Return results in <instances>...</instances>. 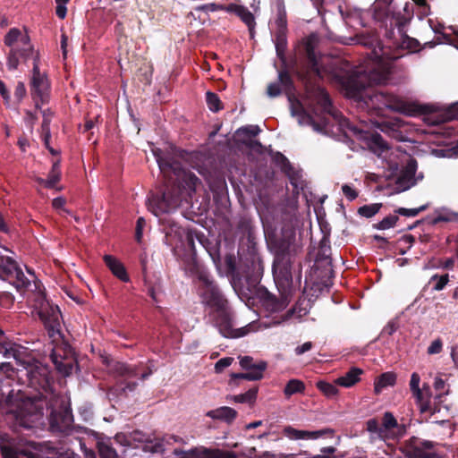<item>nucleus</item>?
Returning a JSON list of instances; mask_svg holds the SVG:
<instances>
[{
  "instance_id": "obj_1",
  "label": "nucleus",
  "mask_w": 458,
  "mask_h": 458,
  "mask_svg": "<svg viewBox=\"0 0 458 458\" xmlns=\"http://www.w3.org/2000/svg\"><path fill=\"white\" fill-rule=\"evenodd\" d=\"M289 100L292 114L299 116L300 124H310L315 131L324 133L333 131V128L336 127L346 138L364 141L375 152L377 150L382 152L387 148L379 134L368 131L363 123L355 125L335 110L327 93L321 88L316 90L317 106L313 110V116L304 112L299 101L293 102L291 98Z\"/></svg>"
},
{
  "instance_id": "obj_2",
  "label": "nucleus",
  "mask_w": 458,
  "mask_h": 458,
  "mask_svg": "<svg viewBox=\"0 0 458 458\" xmlns=\"http://www.w3.org/2000/svg\"><path fill=\"white\" fill-rule=\"evenodd\" d=\"M151 151L167 181L166 190L162 196H152L148 200V210L158 216L177 208L182 201L187 202L195 192L199 180L194 174L184 169L170 153L165 154L155 147Z\"/></svg>"
},
{
  "instance_id": "obj_3",
  "label": "nucleus",
  "mask_w": 458,
  "mask_h": 458,
  "mask_svg": "<svg viewBox=\"0 0 458 458\" xmlns=\"http://www.w3.org/2000/svg\"><path fill=\"white\" fill-rule=\"evenodd\" d=\"M195 268L199 282L198 285L199 296L202 304L210 310L208 318L219 333L225 337L238 338L255 331L256 327L252 323L239 328L233 327V317L226 299L204 269L199 267L197 264Z\"/></svg>"
},
{
  "instance_id": "obj_4",
  "label": "nucleus",
  "mask_w": 458,
  "mask_h": 458,
  "mask_svg": "<svg viewBox=\"0 0 458 458\" xmlns=\"http://www.w3.org/2000/svg\"><path fill=\"white\" fill-rule=\"evenodd\" d=\"M350 39L355 44L371 48L368 60L361 67L357 68L358 81L360 82V86H365L363 79H368L369 84L386 83L391 72L392 61L396 59V56L392 58L388 55L374 32L358 33L355 38Z\"/></svg>"
},
{
  "instance_id": "obj_5",
  "label": "nucleus",
  "mask_w": 458,
  "mask_h": 458,
  "mask_svg": "<svg viewBox=\"0 0 458 458\" xmlns=\"http://www.w3.org/2000/svg\"><path fill=\"white\" fill-rule=\"evenodd\" d=\"M358 70H354L349 76V87L353 90V95L362 99L368 108L375 110L377 114H380L384 108H388L397 112H404L405 103L398 97L392 94H386L378 91L367 90V87L374 85L369 84L368 79H363L365 86L361 87L358 81ZM377 83H375L376 85Z\"/></svg>"
},
{
  "instance_id": "obj_6",
  "label": "nucleus",
  "mask_w": 458,
  "mask_h": 458,
  "mask_svg": "<svg viewBox=\"0 0 458 458\" xmlns=\"http://www.w3.org/2000/svg\"><path fill=\"white\" fill-rule=\"evenodd\" d=\"M4 44L10 47L7 66L10 70H16L20 64L25 63L29 58H34L33 47L28 35L18 29H11L4 38Z\"/></svg>"
},
{
  "instance_id": "obj_7",
  "label": "nucleus",
  "mask_w": 458,
  "mask_h": 458,
  "mask_svg": "<svg viewBox=\"0 0 458 458\" xmlns=\"http://www.w3.org/2000/svg\"><path fill=\"white\" fill-rule=\"evenodd\" d=\"M273 276L281 297L280 300L271 298L269 301L273 311H280L287 307L293 291V276L290 265L284 261H275Z\"/></svg>"
},
{
  "instance_id": "obj_8",
  "label": "nucleus",
  "mask_w": 458,
  "mask_h": 458,
  "mask_svg": "<svg viewBox=\"0 0 458 458\" xmlns=\"http://www.w3.org/2000/svg\"><path fill=\"white\" fill-rule=\"evenodd\" d=\"M6 358L13 357L17 364L24 367L26 376L29 377L30 385L34 386L45 387L48 383V370L44 366L31 365L27 350L21 346L12 344L4 351Z\"/></svg>"
},
{
  "instance_id": "obj_9",
  "label": "nucleus",
  "mask_w": 458,
  "mask_h": 458,
  "mask_svg": "<svg viewBox=\"0 0 458 458\" xmlns=\"http://www.w3.org/2000/svg\"><path fill=\"white\" fill-rule=\"evenodd\" d=\"M38 314L44 323L48 335L53 341L61 338V312L58 306L51 304L45 297L40 296L37 301Z\"/></svg>"
},
{
  "instance_id": "obj_10",
  "label": "nucleus",
  "mask_w": 458,
  "mask_h": 458,
  "mask_svg": "<svg viewBox=\"0 0 458 458\" xmlns=\"http://www.w3.org/2000/svg\"><path fill=\"white\" fill-rule=\"evenodd\" d=\"M420 375L413 372L411 376L409 386L420 411L423 413L428 412L431 415L441 412V407H438L436 403V400L440 398V394L436 395L434 399H432L429 386L428 384H424L420 388Z\"/></svg>"
},
{
  "instance_id": "obj_11",
  "label": "nucleus",
  "mask_w": 458,
  "mask_h": 458,
  "mask_svg": "<svg viewBox=\"0 0 458 458\" xmlns=\"http://www.w3.org/2000/svg\"><path fill=\"white\" fill-rule=\"evenodd\" d=\"M2 250H7L0 245V279L10 281L17 290L27 288L30 280L25 276L21 268L12 258L4 256Z\"/></svg>"
},
{
  "instance_id": "obj_12",
  "label": "nucleus",
  "mask_w": 458,
  "mask_h": 458,
  "mask_svg": "<svg viewBox=\"0 0 458 458\" xmlns=\"http://www.w3.org/2000/svg\"><path fill=\"white\" fill-rule=\"evenodd\" d=\"M33 70L30 79V94L37 108L47 103L50 96V85L44 72H41L38 67V55L33 58Z\"/></svg>"
},
{
  "instance_id": "obj_13",
  "label": "nucleus",
  "mask_w": 458,
  "mask_h": 458,
  "mask_svg": "<svg viewBox=\"0 0 458 458\" xmlns=\"http://www.w3.org/2000/svg\"><path fill=\"white\" fill-rule=\"evenodd\" d=\"M45 404L46 402L37 396L28 397L18 406L15 411L16 417L21 425L30 428L32 424L42 419Z\"/></svg>"
},
{
  "instance_id": "obj_14",
  "label": "nucleus",
  "mask_w": 458,
  "mask_h": 458,
  "mask_svg": "<svg viewBox=\"0 0 458 458\" xmlns=\"http://www.w3.org/2000/svg\"><path fill=\"white\" fill-rule=\"evenodd\" d=\"M125 444L131 445V442L143 444L142 450L149 453H162L165 449V440L157 437H151L141 431H133L129 438L125 439Z\"/></svg>"
},
{
  "instance_id": "obj_15",
  "label": "nucleus",
  "mask_w": 458,
  "mask_h": 458,
  "mask_svg": "<svg viewBox=\"0 0 458 458\" xmlns=\"http://www.w3.org/2000/svg\"><path fill=\"white\" fill-rule=\"evenodd\" d=\"M50 428L55 432L66 433L72 427V416L68 408H52L49 418Z\"/></svg>"
},
{
  "instance_id": "obj_16",
  "label": "nucleus",
  "mask_w": 458,
  "mask_h": 458,
  "mask_svg": "<svg viewBox=\"0 0 458 458\" xmlns=\"http://www.w3.org/2000/svg\"><path fill=\"white\" fill-rule=\"evenodd\" d=\"M417 162L413 158H409L406 165L402 169L396 179V190L404 191L416 184L422 176L416 177Z\"/></svg>"
},
{
  "instance_id": "obj_17",
  "label": "nucleus",
  "mask_w": 458,
  "mask_h": 458,
  "mask_svg": "<svg viewBox=\"0 0 458 458\" xmlns=\"http://www.w3.org/2000/svg\"><path fill=\"white\" fill-rule=\"evenodd\" d=\"M168 225L165 227V242L171 247L177 248L182 242L183 238L192 243L193 240L191 236L186 233L185 230L181 226L177 225L174 222H167Z\"/></svg>"
},
{
  "instance_id": "obj_18",
  "label": "nucleus",
  "mask_w": 458,
  "mask_h": 458,
  "mask_svg": "<svg viewBox=\"0 0 458 458\" xmlns=\"http://www.w3.org/2000/svg\"><path fill=\"white\" fill-rule=\"evenodd\" d=\"M176 455L181 458H234L230 453L221 451H210L205 448H196L190 451L174 450Z\"/></svg>"
},
{
  "instance_id": "obj_19",
  "label": "nucleus",
  "mask_w": 458,
  "mask_h": 458,
  "mask_svg": "<svg viewBox=\"0 0 458 458\" xmlns=\"http://www.w3.org/2000/svg\"><path fill=\"white\" fill-rule=\"evenodd\" d=\"M60 352L59 348H55L51 353V360L60 373L69 376L73 370L75 360L72 356H63Z\"/></svg>"
},
{
  "instance_id": "obj_20",
  "label": "nucleus",
  "mask_w": 458,
  "mask_h": 458,
  "mask_svg": "<svg viewBox=\"0 0 458 458\" xmlns=\"http://www.w3.org/2000/svg\"><path fill=\"white\" fill-rule=\"evenodd\" d=\"M293 88V81L287 72H280L278 74V81L270 83L267 86V93L270 98L280 95L282 90L291 91Z\"/></svg>"
},
{
  "instance_id": "obj_21",
  "label": "nucleus",
  "mask_w": 458,
  "mask_h": 458,
  "mask_svg": "<svg viewBox=\"0 0 458 458\" xmlns=\"http://www.w3.org/2000/svg\"><path fill=\"white\" fill-rule=\"evenodd\" d=\"M432 446L431 442L415 439L407 451V454L411 458H436L437 455L430 451Z\"/></svg>"
},
{
  "instance_id": "obj_22",
  "label": "nucleus",
  "mask_w": 458,
  "mask_h": 458,
  "mask_svg": "<svg viewBox=\"0 0 458 458\" xmlns=\"http://www.w3.org/2000/svg\"><path fill=\"white\" fill-rule=\"evenodd\" d=\"M284 434L290 439L299 440V439H317L322 437L325 434L324 430H299L295 429L292 427H286L284 428Z\"/></svg>"
},
{
  "instance_id": "obj_23",
  "label": "nucleus",
  "mask_w": 458,
  "mask_h": 458,
  "mask_svg": "<svg viewBox=\"0 0 458 458\" xmlns=\"http://www.w3.org/2000/svg\"><path fill=\"white\" fill-rule=\"evenodd\" d=\"M104 260L112 273L123 282L129 281V276L126 273L124 266L115 258L111 255H105Z\"/></svg>"
},
{
  "instance_id": "obj_24",
  "label": "nucleus",
  "mask_w": 458,
  "mask_h": 458,
  "mask_svg": "<svg viewBox=\"0 0 458 458\" xmlns=\"http://www.w3.org/2000/svg\"><path fill=\"white\" fill-rule=\"evenodd\" d=\"M306 55L309 62V71L310 75H315L320 79L324 77L325 71L320 67L317 56L310 45L306 47Z\"/></svg>"
},
{
  "instance_id": "obj_25",
  "label": "nucleus",
  "mask_w": 458,
  "mask_h": 458,
  "mask_svg": "<svg viewBox=\"0 0 458 458\" xmlns=\"http://www.w3.org/2000/svg\"><path fill=\"white\" fill-rule=\"evenodd\" d=\"M362 370L353 368L346 372L344 376L339 377L335 383L344 387H352L360 380Z\"/></svg>"
},
{
  "instance_id": "obj_26",
  "label": "nucleus",
  "mask_w": 458,
  "mask_h": 458,
  "mask_svg": "<svg viewBox=\"0 0 458 458\" xmlns=\"http://www.w3.org/2000/svg\"><path fill=\"white\" fill-rule=\"evenodd\" d=\"M237 412L227 406H223L216 410L208 411L207 416L214 420H221L226 422L233 421L236 417Z\"/></svg>"
},
{
  "instance_id": "obj_27",
  "label": "nucleus",
  "mask_w": 458,
  "mask_h": 458,
  "mask_svg": "<svg viewBox=\"0 0 458 458\" xmlns=\"http://www.w3.org/2000/svg\"><path fill=\"white\" fill-rule=\"evenodd\" d=\"M266 368L267 363L265 361H259L257 363V366H252L251 369H248L246 373L234 374L233 377L247 380H259L262 378L263 372Z\"/></svg>"
},
{
  "instance_id": "obj_28",
  "label": "nucleus",
  "mask_w": 458,
  "mask_h": 458,
  "mask_svg": "<svg viewBox=\"0 0 458 458\" xmlns=\"http://www.w3.org/2000/svg\"><path fill=\"white\" fill-rule=\"evenodd\" d=\"M342 17L344 19L345 23L352 28L357 26L363 27V13L360 10L354 9L343 12L341 10Z\"/></svg>"
},
{
  "instance_id": "obj_29",
  "label": "nucleus",
  "mask_w": 458,
  "mask_h": 458,
  "mask_svg": "<svg viewBox=\"0 0 458 458\" xmlns=\"http://www.w3.org/2000/svg\"><path fill=\"white\" fill-rule=\"evenodd\" d=\"M61 176L59 161L54 162L52 170L47 180L38 179V182L44 184L47 188H55L56 183L59 182Z\"/></svg>"
},
{
  "instance_id": "obj_30",
  "label": "nucleus",
  "mask_w": 458,
  "mask_h": 458,
  "mask_svg": "<svg viewBox=\"0 0 458 458\" xmlns=\"http://www.w3.org/2000/svg\"><path fill=\"white\" fill-rule=\"evenodd\" d=\"M396 380L395 374L392 372L383 373L375 382V392L379 394L385 387L394 386Z\"/></svg>"
},
{
  "instance_id": "obj_31",
  "label": "nucleus",
  "mask_w": 458,
  "mask_h": 458,
  "mask_svg": "<svg viewBox=\"0 0 458 458\" xmlns=\"http://www.w3.org/2000/svg\"><path fill=\"white\" fill-rule=\"evenodd\" d=\"M235 13L251 31L255 25L253 14L246 7L241 5L235 7Z\"/></svg>"
},
{
  "instance_id": "obj_32",
  "label": "nucleus",
  "mask_w": 458,
  "mask_h": 458,
  "mask_svg": "<svg viewBox=\"0 0 458 458\" xmlns=\"http://www.w3.org/2000/svg\"><path fill=\"white\" fill-rule=\"evenodd\" d=\"M305 389V385L299 379H291L285 386L284 394L289 397L294 394L302 393Z\"/></svg>"
},
{
  "instance_id": "obj_33",
  "label": "nucleus",
  "mask_w": 458,
  "mask_h": 458,
  "mask_svg": "<svg viewBox=\"0 0 458 458\" xmlns=\"http://www.w3.org/2000/svg\"><path fill=\"white\" fill-rule=\"evenodd\" d=\"M48 110H42L43 114V123H42V137L43 140L45 142L46 147L49 149V151L52 154H55V151L48 146L49 139H50V129H49V123H50V118L47 114Z\"/></svg>"
},
{
  "instance_id": "obj_34",
  "label": "nucleus",
  "mask_w": 458,
  "mask_h": 458,
  "mask_svg": "<svg viewBox=\"0 0 458 458\" xmlns=\"http://www.w3.org/2000/svg\"><path fill=\"white\" fill-rule=\"evenodd\" d=\"M445 382L441 377H436L434 382L435 389L439 392L437 395L440 394V398L436 400V403L438 407H441V411H445L448 412V406L442 405V396L448 394V390L445 391Z\"/></svg>"
},
{
  "instance_id": "obj_35",
  "label": "nucleus",
  "mask_w": 458,
  "mask_h": 458,
  "mask_svg": "<svg viewBox=\"0 0 458 458\" xmlns=\"http://www.w3.org/2000/svg\"><path fill=\"white\" fill-rule=\"evenodd\" d=\"M367 429L372 434H375L378 438L384 439L385 429L379 425L378 421L375 419L367 421Z\"/></svg>"
},
{
  "instance_id": "obj_36",
  "label": "nucleus",
  "mask_w": 458,
  "mask_h": 458,
  "mask_svg": "<svg viewBox=\"0 0 458 458\" xmlns=\"http://www.w3.org/2000/svg\"><path fill=\"white\" fill-rule=\"evenodd\" d=\"M317 387L327 397H333L338 393L336 386L328 382L318 381Z\"/></svg>"
},
{
  "instance_id": "obj_37",
  "label": "nucleus",
  "mask_w": 458,
  "mask_h": 458,
  "mask_svg": "<svg viewBox=\"0 0 458 458\" xmlns=\"http://www.w3.org/2000/svg\"><path fill=\"white\" fill-rule=\"evenodd\" d=\"M98 453L102 458H115V450L106 442H99L98 444Z\"/></svg>"
},
{
  "instance_id": "obj_38",
  "label": "nucleus",
  "mask_w": 458,
  "mask_h": 458,
  "mask_svg": "<svg viewBox=\"0 0 458 458\" xmlns=\"http://www.w3.org/2000/svg\"><path fill=\"white\" fill-rule=\"evenodd\" d=\"M206 100L208 106L211 111L217 112L222 108L221 101L216 94L212 92H207Z\"/></svg>"
},
{
  "instance_id": "obj_39",
  "label": "nucleus",
  "mask_w": 458,
  "mask_h": 458,
  "mask_svg": "<svg viewBox=\"0 0 458 458\" xmlns=\"http://www.w3.org/2000/svg\"><path fill=\"white\" fill-rule=\"evenodd\" d=\"M381 208V204L365 205L359 208L358 213L365 217H371L376 215Z\"/></svg>"
},
{
  "instance_id": "obj_40",
  "label": "nucleus",
  "mask_w": 458,
  "mask_h": 458,
  "mask_svg": "<svg viewBox=\"0 0 458 458\" xmlns=\"http://www.w3.org/2000/svg\"><path fill=\"white\" fill-rule=\"evenodd\" d=\"M431 283H435L433 289L436 291H441L445 288V286L449 282L448 274L443 276L435 275L430 278Z\"/></svg>"
},
{
  "instance_id": "obj_41",
  "label": "nucleus",
  "mask_w": 458,
  "mask_h": 458,
  "mask_svg": "<svg viewBox=\"0 0 458 458\" xmlns=\"http://www.w3.org/2000/svg\"><path fill=\"white\" fill-rule=\"evenodd\" d=\"M397 426V421L395 418L390 412H386L383 417V424L382 428L385 429V436L386 437V433L388 430L395 428Z\"/></svg>"
},
{
  "instance_id": "obj_42",
  "label": "nucleus",
  "mask_w": 458,
  "mask_h": 458,
  "mask_svg": "<svg viewBox=\"0 0 458 458\" xmlns=\"http://www.w3.org/2000/svg\"><path fill=\"white\" fill-rule=\"evenodd\" d=\"M115 370L122 376L127 377H136L137 371L135 368H132L129 365L123 363H117L115 366Z\"/></svg>"
},
{
  "instance_id": "obj_43",
  "label": "nucleus",
  "mask_w": 458,
  "mask_h": 458,
  "mask_svg": "<svg viewBox=\"0 0 458 458\" xmlns=\"http://www.w3.org/2000/svg\"><path fill=\"white\" fill-rule=\"evenodd\" d=\"M286 47V38L284 32L278 31L276 41V49L278 56L282 58L283 53Z\"/></svg>"
},
{
  "instance_id": "obj_44",
  "label": "nucleus",
  "mask_w": 458,
  "mask_h": 458,
  "mask_svg": "<svg viewBox=\"0 0 458 458\" xmlns=\"http://www.w3.org/2000/svg\"><path fill=\"white\" fill-rule=\"evenodd\" d=\"M427 208V206H421L418 208H400L395 210V212L401 216L414 217L420 214V212L424 211Z\"/></svg>"
},
{
  "instance_id": "obj_45",
  "label": "nucleus",
  "mask_w": 458,
  "mask_h": 458,
  "mask_svg": "<svg viewBox=\"0 0 458 458\" xmlns=\"http://www.w3.org/2000/svg\"><path fill=\"white\" fill-rule=\"evenodd\" d=\"M257 395V390L250 389L245 394L233 396V400L237 403H250L252 402Z\"/></svg>"
},
{
  "instance_id": "obj_46",
  "label": "nucleus",
  "mask_w": 458,
  "mask_h": 458,
  "mask_svg": "<svg viewBox=\"0 0 458 458\" xmlns=\"http://www.w3.org/2000/svg\"><path fill=\"white\" fill-rule=\"evenodd\" d=\"M397 220L396 216H388L377 224V228L380 230L392 228L395 225Z\"/></svg>"
},
{
  "instance_id": "obj_47",
  "label": "nucleus",
  "mask_w": 458,
  "mask_h": 458,
  "mask_svg": "<svg viewBox=\"0 0 458 458\" xmlns=\"http://www.w3.org/2000/svg\"><path fill=\"white\" fill-rule=\"evenodd\" d=\"M260 132V129L258 125H248L242 127L237 130L238 135H246L249 137H254Z\"/></svg>"
},
{
  "instance_id": "obj_48",
  "label": "nucleus",
  "mask_w": 458,
  "mask_h": 458,
  "mask_svg": "<svg viewBox=\"0 0 458 458\" xmlns=\"http://www.w3.org/2000/svg\"><path fill=\"white\" fill-rule=\"evenodd\" d=\"M233 361V359L231 357L220 359L215 365L216 372L221 373L225 368L229 367Z\"/></svg>"
},
{
  "instance_id": "obj_49",
  "label": "nucleus",
  "mask_w": 458,
  "mask_h": 458,
  "mask_svg": "<svg viewBox=\"0 0 458 458\" xmlns=\"http://www.w3.org/2000/svg\"><path fill=\"white\" fill-rule=\"evenodd\" d=\"M342 191L344 195L351 201L358 197V192L356 190L348 184H344L342 186Z\"/></svg>"
},
{
  "instance_id": "obj_50",
  "label": "nucleus",
  "mask_w": 458,
  "mask_h": 458,
  "mask_svg": "<svg viewBox=\"0 0 458 458\" xmlns=\"http://www.w3.org/2000/svg\"><path fill=\"white\" fill-rule=\"evenodd\" d=\"M64 204H65V199L62 197L55 198L52 201L53 208L55 209L58 210L61 215L63 213H66V214L69 213V211L64 208Z\"/></svg>"
},
{
  "instance_id": "obj_51",
  "label": "nucleus",
  "mask_w": 458,
  "mask_h": 458,
  "mask_svg": "<svg viewBox=\"0 0 458 458\" xmlns=\"http://www.w3.org/2000/svg\"><path fill=\"white\" fill-rule=\"evenodd\" d=\"M145 225H146V222L143 217L138 218L137 225H136L135 239L139 243L141 242L142 235H143V228H144Z\"/></svg>"
},
{
  "instance_id": "obj_52",
  "label": "nucleus",
  "mask_w": 458,
  "mask_h": 458,
  "mask_svg": "<svg viewBox=\"0 0 458 458\" xmlns=\"http://www.w3.org/2000/svg\"><path fill=\"white\" fill-rule=\"evenodd\" d=\"M442 342L440 339H437L431 343L428 348V354H437L442 351Z\"/></svg>"
},
{
  "instance_id": "obj_53",
  "label": "nucleus",
  "mask_w": 458,
  "mask_h": 458,
  "mask_svg": "<svg viewBox=\"0 0 458 458\" xmlns=\"http://www.w3.org/2000/svg\"><path fill=\"white\" fill-rule=\"evenodd\" d=\"M26 95V88L23 82L19 81L16 85L14 97L21 101L23 97Z\"/></svg>"
},
{
  "instance_id": "obj_54",
  "label": "nucleus",
  "mask_w": 458,
  "mask_h": 458,
  "mask_svg": "<svg viewBox=\"0 0 458 458\" xmlns=\"http://www.w3.org/2000/svg\"><path fill=\"white\" fill-rule=\"evenodd\" d=\"M1 451L4 458H20L13 449L6 445L2 446Z\"/></svg>"
},
{
  "instance_id": "obj_55",
  "label": "nucleus",
  "mask_w": 458,
  "mask_h": 458,
  "mask_svg": "<svg viewBox=\"0 0 458 458\" xmlns=\"http://www.w3.org/2000/svg\"><path fill=\"white\" fill-rule=\"evenodd\" d=\"M240 364L244 369H250L252 366H257V363L253 362V360L251 357L244 356L241 358Z\"/></svg>"
},
{
  "instance_id": "obj_56",
  "label": "nucleus",
  "mask_w": 458,
  "mask_h": 458,
  "mask_svg": "<svg viewBox=\"0 0 458 458\" xmlns=\"http://www.w3.org/2000/svg\"><path fill=\"white\" fill-rule=\"evenodd\" d=\"M312 348V343L311 342H306L301 345H299L295 348V353L297 355H301L307 352H309Z\"/></svg>"
},
{
  "instance_id": "obj_57",
  "label": "nucleus",
  "mask_w": 458,
  "mask_h": 458,
  "mask_svg": "<svg viewBox=\"0 0 458 458\" xmlns=\"http://www.w3.org/2000/svg\"><path fill=\"white\" fill-rule=\"evenodd\" d=\"M13 372V368L10 362H3L0 364V373L6 374L7 377H11V373Z\"/></svg>"
},
{
  "instance_id": "obj_58",
  "label": "nucleus",
  "mask_w": 458,
  "mask_h": 458,
  "mask_svg": "<svg viewBox=\"0 0 458 458\" xmlns=\"http://www.w3.org/2000/svg\"><path fill=\"white\" fill-rule=\"evenodd\" d=\"M0 94L6 103H8L10 101V98H11L10 93H9L6 86L4 85V83L2 81H0Z\"/></svg>"
},
{
  "instance_id": "obj_59",
  "label": "nucleus",
  "mask_w": 458,
  "mask_h": 458,
  "mask_svg": "<svg viewBox=\"0 0 458 458\" xmlns=\"http://www.w3.org/2000/svg\"><path fill=\"white\" fill-rule=\"evenodd\" d=\"M397 330L396 323L391 321L389 322L383 329V333L387 334L389 335H393Z\"/></svg>"
},
{
  "instance_id": "obj_60",
  "label": "nucleus",
  "mask_w": 458,
  "mask_h": 458,
  "mask_svg": "<svg viewBox=\"0 0 458 458\" xmlns=\"http://www.w3.org/2000/svg\"><path fill=\"white\" fill-rule=\"evenodd\" d=\"M57 458H81L80 455L72 452L71 450H64L58 454Z\"/></svg>"
},
{
  "instance_id": "obj_61",
  "label": "nucleus",
  "mask_w": 458,
  "mask_h": 458,
  "mask_svg": "<svg viewBox=\"0 0 458 458\" xmlns=\"http://www.w3.org/2000/svg\"><path fill=\"white\" fill-rule=\"evenodd\" d=\"M66 11L65 4H57L55 13L60 19H64L66 16Z\"/></svg>"
},
{
  "instance_id": "obj_62",
  "label": "nucleus",
  "mask_w": 458,
  "mask_h": 458,
  "mask_svg": "<svg viewBox=\"0 0 458 458\" xmlns=\"http://www.w3.org/2000/svg\"><path fill=\"white\" fill-rule=\"evenodd\" d=\"M276 24H277V27H278V31H281V33L284 32L285 28H286V21H285L284 16L281 15L276 20Z\"/></svg>"
},
{
  "instance_id": "obj_63",
  "label": "nucleus",
  "mask_w": 458,
  "mask_h": 458,
  "mask_svg": "<svg viewBox=\"0 0 458 458\" xmlns=\"http://www.w3.org/2000/svg\"><path fill=\"white\" fill-rule=\"evenodd\" d=\"M67 36L63 34L61 38V48L63 50V55L65 58L66 57V47H67Z\"/></svg>"
},
{
  "instance_id": "obj_64",
  "label": "nucleus",
  "mask_w": 458,
  "mask_h": 458,
  "mask_svg": "<svg viewBox=\"0 0 458 458\" xmlns=\"http://www.w3.org/2000/svg\"><path fill=\"white\" fill-rule=\"evenodd\" d=\"M0 231H2L4 233H7L8 232V226L5 224V222L4 220V217H3L1 213H0Z\"/></svg>"
}]
</instances>
